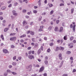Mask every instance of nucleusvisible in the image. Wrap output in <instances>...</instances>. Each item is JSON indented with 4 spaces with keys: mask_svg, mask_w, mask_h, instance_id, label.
Instances as JSON below:
<instances>
[{
    "mask_svg": "<svg viewBox=\"0 0 76 76\" xmlns=\"http://www.w3.org/2000/svg\"><path fill=\"white\" fill-rule=\"evenodd\" d=\"M12 14L13 15L15 16H18V13L16 12V11L13 10L12 12Z\"/></svg>",
    "mask_w": 76,
    "mask_h": 76,
    "instance_id": "obj_2",
    "label": "nucleus"
},
{
    "mask_svg": "<svg viewBox=\"0 0 76 76\" xmlns=\"http://www.w3.org/2000/svg\"><path fill=\"white\" fill-rule=\"evenodd\" d=\"M34 8L35 9H37V8H38V7L36 6H34Z\"/></svg>",
    "mask_w": 76,
    "mask_h": 76,
    "instance_id": "obj_55",
    "label": "nucleus"
},
{
    "mask_svg": "<svg viewBox=\"0 0 76 76\" xmlns=\"http://www.w3.org/2000/svg\"><path fill=\"white\" fill-rule=\"evenodd\" d=\"M71 53V52L69 51H67L66 53V54H70Z\"/></svg>",
    "mask_w": 76,
    "mask_h": 76,
    "instance_id": "obj_20",
    "label": "nucleus"
},
{
    "mask_svg": "<svg viewBox=\"0 0 76 76\" xmlns=\"http://www.w3.org/2000/svg\"><path fill=\"white\" fill-rule=\"evenodd\" d=\"M44 3L45 4H46L47 3V0H45Z\"/></svg>",
    "mask_w": 76,
    "mask_h": 76,
    "instance_id": "obj_53",
    "label": "nucleus"
},
{
    "mask_svg": "<svg viewBox=\"0 0 76 76\" xmlns=\"http://www.w3.org/2000/svg\"><path fill=\"white\" fill-rule=\"evenodd\" d=\"M42 15H46V12H44L42 14Z\"/></svg>",
    "mask_w": 76,
    "mask_h": 76,
    "instance_id": "obj_39",
    "label": "nucleus"
},
{
    "mask_svg": "<svg viewBox=\"0 0 76 76\" xmlns=\"http://www.w3.org/2000/svg\"><path fill=\"white\" fill-rule=\"evenodd\" d=\"M41 53V50L39 49L37 51V54H39Z\"/></svg>",
    "mask_w": 76,
    "mask_h": 76,
    "instance_id": "obj_17",
    "label": "nucleus"
},
{
    "mask_svg": "<svg viewBox=\"0 0 76 76\" xmlns=\"http://www.w3.org/2000/svg\"><path fill=\"white\" fill-rule=\"evenodd\" d=\"M44 63L46 65H47V64H48V60H45L44 61Z\"/></svg>",
    "mask_w": 76,
    "mask_h": 76,
    "instance_id": "obj_9",
    "label": "nucleus"
},
{
    "mask_svg": "<svg viewBox=\"0 0 76 76\" xmlns=\"http://www.w3.org/2000/svg\"><path fill=\"white\" fill-rule=\"evenodd\" d=\"M9 28H5L4 30V32H7L8 30H9Z\"/></svg>",
    "mask_w": 76,
    "mask_h": 76,
    "instance_id": "obj_12",
    "label": "nucleus"
},
{
    "mask_svg": "<svg viewBox=\"0 0 76 76\" xmlns=\"http://www.w3.org/2000/svg\"><path fill=\"white\" fill-rule=\"evenodd\" d=\"M11 48H15V46L14 45H11Z\"/></svg>",
    "mask_w": 76,
    "mask_h": 76,
    "instance_id": "obj_56",
    "label": "nucleus"
},
{
    "mask_svg": "<svg viewBox=\"0 0 76 76\" xmlns=\"http://www.w3.org/2000/svg\"><path fill=\"white\" fill-rule=\"evenodd\" d=\"M8 75V73L6 72H5L4 74V76H7Z\"/></svg>",
    "mask_w": 76,
    "mask_h": 76,
    "instance_id": "obj_15",
    "label": "nucleus"
},
{
    "mask_svg": "<svg viewBox=\"0 0 76 76\" xmlns=\"http://www.w3.org/2000/svg\"><path fill=\"white\" fill-rule=\"evenodd\" d=\"M59 22V20H57L56 21V23L57 24H58V23Z\"/></svg>",
    "mask_w": 76,
    "mask_h": 76,
    "instance_id": "obj_57",
    "label": "nucleus"
},
{
    "mask_svg": "<svg viewBox=\"0 0 76 76\" xmlns=\"http://www.w3.org/2000/svg\"><path fill=\"white\" fill-rule=\"evenodd\" d=\"M31 39H32V41H33V42H35V38H32Z\"/></svg>",
    "mask_w": 76,
    "mask_h": 76,
    "instance_id": "obj_28",
    "label": "nucleus"
},
{
    "mask_svg": "<svg viewBox=\"0 0 76 76\" xmlns=\"http://www.w3.org/2000/svg\"><path fill=\"white\" fill-rule=\"evenodd\" d=\"M55 31H58V27L56 26L55 28Z\"/></svg>",
    "mask_w": 76,
    "mask_h": 76,
    "instance_id": "obj_11",
    "label": "nucleus"
},
{
    "mask_svg": "<svg viewBox=\"0 0 76 76\" xmlns=\"http://www.w3.org/2000/svg\"><path fill=\"white\" fill-rule=\"evenodd\" d=\"M53 28V26H50L48 28V30L49 31H51V30L52 28Z\"/></svg>",
    "mask_w": 76,
    "mask_h": 76,
    "instance_id": "obj_18",
    "label": "nucleus"
},
{
    "mask_svg": "<svg viewBox=\"0 0 76 76\" xmlns=\"http://www.w3.org/2000/svg\"><path fill=\"white\" fill-rule=\"evenodd\" d=\"M16 33H11L10 34V36H13L14 35H15Z\"/></svg>",
    "mask_w": 76,
    "mask_h": 76,
    "instance_id": "obj_24",
    "label": "nucleus"
},
{
    "mask_svg": "<svg viewBox=\"0 0 76 76\" xmlns=\"http://www.w3.org/2000/svg\"><path fill=\"white\" fill-rule=\"evenodd\" d=\"M12 0H10V1H8V4H10V3L11 1H12Z\"/></svg>",
    "mask_w": 76,
    "mask_h": 76,
    "instance_id": "obj_41",
    "label": "nucleus"
},
{
    "mask_svg": "<svg viewBox=\"0 0 76 76\" xmlns=\"http://www.w3.org/2000/svg\"><path fill=\"white\" fill-rule=\"evenodd\" d=\"M17 5H18V3L15 2L14 3V6H17Z\"/></svg>",
    "mask_w": 76,
    "mask_h": 76,
    "instance_id": "obj_30",
    "label": "nucleus"
},
{
    "mask_svg": "<svg viewBox=\"0 0 76 76\" xmlns=\"http://www.w3.org/2000/svg\"><path fill=\"white\" fill-rule=\"evenodd\" d=\"M1 38L2 39V40H4V36L3 34H1Z\"/></svg>",
    "mask_w": 76,
    "mask_h": 76,
    "instance_id": "obj_16",
    "label": "nucleus"
},
{
    "mask_svg": "<svg viewBox=\"0 0 76 76\" xmlns=\"http://www.w3.org/2000/svg\"><path fill=\"white\" fill-rule=\"evenodd\" d=\"M3 51V53L5 54H6V53H8V51H7V50L6 49H4Z\"/></svg>",
    "mask_w": 76,
    "mask_h": 76,
    "instance_id": "obj_6",
    "label": "nucleus"
},
{
    "mask_svg": "<svg viewBox=\"0 0 76 76\" xmlns=\"http://www.w3.org/2000/svg\"><path fill=\"white\" fill-rule=\"evenodd\" d=\"M58 50V47H57L56 48V51H57Z\"/></svg>",
    "mask_w": 76,
    "mask_h": 76,
    "instance_id": "obj_38",
    "label": "nucleus"
},
{
    "mask_svg": "<svg viewBox=\"0 0 76 76\" xmlns=\"http://www.w3.org/2000/svg\"><path fill=\"white\" fill-rule=\"evenodd\" d=\"M63 63H64V61H62L61 63V65H62L63 64Z\"/></svg>",
    "mask_w": 76,
    "mask_h": 76,
    "instance_id": "obj_34",
    "label": "nucleus"
},
{
    "mask_svg": "<svg viewBox=\"0 0 76 76\" xmlns=\"http://www.w3.org/2000/svg\"><path fill=\"white\" fill-rule=\"evenodd\" d=\"M1 9L2 10H4V9H6V7H2L1 8Z\"/></svg>",
    "mask_w": 76,
    "mask_h": 76,
    "instance_id": "obj_31",
    "label": "nucleus"
},
{
    "mask_svg": "<svg viewBox=\"0 0 76 76\" xmlns=\"http://www.w3.org/2000/svg\"><path fill=\"white\" fill-rule=\"evenodd\" d=\"M73 43H76V41L75 40H74L73 41Z\"/></svg>",
    "mask_w": 76,
    "mask_h": 76,
    "instance_id": "obj_64",
    "label": "nucleus"
},
{
    "mask_svg": "<svg viewBox=\"0 0 76 76\" xmlns=\"http://www.w3.org/2000/svg\"><path fill=\"white\" fill-rule=\"evenodd\" d=\"M40 28L41 29H42L44 28V26H40Z\"/></svg>",
    "mask_w": 76,
    "mask_h": 76,
    "instance_id": "obj_59",
    "label": "nucleus"
},
{
    "mask_svg": "<svg viewBox=\"0 0 76 76\" xmlns=\"http://www.w3.org/2000/svg\"><path fill=\"white\" fill-rule=\"evenodd\" d=\"M68 76V75L66 74H65L62 75V76Z\"/></svg>",
    "mask_w": 76,
    "mask_h": 76,
    "instance_id": "obj_35",
    "label": "nucleus"
},
{
    "mask_svg": "<svg viewBox=\"0 0 76 76\" xmlns=\"http://www.w3.org/2000/svg\"><path fill=\"white\" fill-rule=\"evenodd\" d=\"M64 6V4H63V3H61L60 4V6Z\"/></svg>",
    "mask_w": 76,
    "mask_h": 76,
    "instance_id": "obj_29",
    "label": "nucleus"
},
{
    "mask_svg": "<svg viewBox=\"0 0 76 76\" xmlns=\"http://www.w3.org/2000/svg\"><path fill=\"white\" fill-rule=\"evenodd\" d=\"M53 12H54V11H53V10L51 11L50 12V14L52 15V14H53Z\"/></svg>",
    "mask_w": 76,
    "mask_h": 76,
    "instance_id": "obj_32",
    "label": "nucleus"
},
{
    "mask_svg": "<svg viewBox=\"0 0 76 76\" xmlns=\"http://www.w3.org/2000/svg\"><path fill=\"white\" fill-rule=\"evenodd\" d=\"M33 13H37V11L34 10L33 11Z\"/></svg>",
    "mask_w": 76,
    "mask_h": 76,
    "instance_id": "obj_26",
    "label": "nucleus"
},
{
    "mask_svg": "<svg viewBox=\"0 0 76 76\" xmlns=\"http://www.w3.org/2000/svg\"><path fill=\"white\" fill-rule=\"evenodd\" d=\"M76 69H73V73H74V72H76Z\"/></svg>",
    "mask_w": 76,
    "mask_h": 76,
    "instance_id": "obj_51",
    "label": "nucleus"
},
{
    "mask_svg": "<svg viewBox=\"0 0 76 76\" xmlns=\"http://www.w3.org/2000/svg\"><path fill=\"white\" fill-rule=\"evenodd\" d=\"M18 59L19 60H21V59H22V57H21V56L18 57Z\"/></svg>",
    "mask_w": 76,
    "mask_h": 76,
    "instance_id": "obj_40",
    "label": "nucleus"
},
{
    "mask_svg": "<svg viewBox=\"0 0 76 76\" xmlns=\"http://www.w3.org/2000/svg\"><path fill=\"white\" fill-rule=\"evenodd\" d=\"M35 45L36 46V47H38V44L36 43L35 44Z\"/></svg>",
    "mask_w": 76,
    "mask_h": 76,
    "instance_id": "obj_63",
    "label": "nucleus"
},
{
    "mask_svg": "<svg viewBox=\"0 0 76 76\" xmlns=\"http://www.w3.org/2000/svg\"><path fill=\"white\" fill-rule=\"evenodd\" d=\"M62 56V54H61V53H60L59 54L58 56L59 59H60V60H62L63 59V58L61 56Z\"/></svg>",
    "mask_w": 76,
    "mask_h": 76,
    "instance_id": "obj_5",
    "label": "nucleus"
},
{
    "mask_svg": "<svg viewBox=\"0 0 76 76\" xmlns=\"http://www.w3.org/2000/svg\"><path fill=\"white\" fill-rule=\"evenodd\" d=\"M7 73H12V71H11L9 69H7Z\"/></svg>",
    "mask_w": 76,
    "mask_h": 76,
    "instance_id": "obj_10",
    "label": "nucleus"
},
{
    "mask_svg": "<svg viewBox=\"0 0 76 76\" xmlns=\"http://www.w3.org/2000/svg\"><path fill=\"white\" fill-rule=\"evenodd\" d=\"M63 31V28L62 27H61L60 28V29L59 31L60 32H62Z\"/></svg>",
    "mask_w": 76,
    "mask_h": 76,
    "instance_id": "obj_7",
    "label": "nucleus"
},
{
    "mask_svg": "<svg viewBox=\"0 0 76 76\" xmlns=\"http://www.w3.org/2000/svg\"><path fill=\"white\" fill-rule=\"evenodd\" d=\"M53 45L54 44L53 42H52L51 43H50V46H53Z\"/></svg>",
    "mask_w": 76,
    "mask_h": 76,
    "instance_id": "obj_36",
    "label": "nucleus"
},
{
    "mask_svg": "<svg viewBox=\"0 0 76 76\" xmlns=\"http://www.w3.org/2000/svg\"><path fill=\"white\" fill-rule=\"evenodd\" d=\"M16 56H14L13 58V60H16Z\"/></svg>",
    "mask_w": 76,
    "mask_h": 76,
    "instance_id": "obj_43",
    "label": "nucleus"
},
{
    "mask_svg": "<svg viewBox=\"0 0 76 76\" xmlns=\"http://www.w3.org/2000/svg\"><path fill=\"white\" fill-rule=\"evenodd\" d=\"M28 57L31 60H32V58H33V59L34 58V56L33 55H30L28 56Z\"/></svg>",
    "mask_w": 76,
    "mask_h": 76,
    "instance_id": "obj_4",
    "label": "nucleus"
},
{
    "mask_svg": "<svg viewBox=\"0 0 76 76\" xmlns=\"http://www.w3.org/2000/svg\"><path fill=\"white\" fill-rule=\"evenodd\" d=\"M27 10H23L22 11L23 13H26Z\"/></svg>",
    "mask_w": 76,
    "mask_h": 76,
    "instance_id": "obj_23",
    "label": "nucleus"
},
{
    "mask_svg": "<svg viewBox=\"0 0 76 76\" xmlns=\"http://www.w3.org/2000/svg\"><path fill=\"white\" fill-rule=\"evenodd\" d=\"M11 73H12V74H13V75H17V73L14 72H12Z\"/></svg>",
    "mask_w": 76,
    "mask_h": 76,
    "instance_id": "obj_22",
    "label": "nucleus"
},
{
    "mask_svg": "<svg viewBox=\"0 0 76 76\" xmlns=\"http://www.w3.org/2000/svg\"><path fill=\"white\" fill-rule=\"evenodd\" d=\"M37 74H35L32 75L31 76H37Z\"/></svg>",
    "mask_w": 76,
    "mask_h": 76,
    "instance_id": "obj_52",
    "label": "nucleus"
},
{
    "mask_svg": "<svg viewBox=\"0 0 76 76\" xmlns=\"http://www.w3.org/2000/svg\"><path fill=\"white\" fill-rule=\"evenodd\" d=\"M60 48L61 49V50H64V48L60 47Z\"/></svg>",
    "mask_w": 76,
    "mask_h": 76,
    "instance_id": "obj_45",
    "label": "nucleus"
},
{
    "mask_svg": "<svg viewBox=\"0 0 76 76\" xmlns=\"http://www.w3.org/2000/svg\"><path fill=\"white\" fill-rule=\"evenodd\" d=\"M40 49L41 50H42V51H43L44 48H43V47L42 46H41V47L40 48Z\"/></svg>",
    "mask_w": 76,
    "mask_h": 76,
    "instance_id": "obj_37",
    "label": "nucleus"
},
{
    "mask_svg": "<svg viewBox=\"0 0 76 76\" xmlns=\"http://www.w3.org/2000/svg\"><path fill=\"white\" fill-rule=\"evenodd\" d=\"M3 23H6V20H4L3 21H2Z\"/></svg>",
    "mask_w": 76,
    "mask_h": 76,
    "instance_id": "obj_61",
    "label": "nucleus"
},
{
    "mask_svg": "<svg viewBox=\"0 0 76 76\" xmlns=\"http://www.w3.org/2000/svg\"><path fill=\"white\" fill-rule=\"evenodd\" d=\"M64 40H66V39H67V36H64Z\"/></svg>",
    "mask_w": 76,
    "mask_h": 76,
    "instance_id": "obj_25",
    "label": "nucleus"
},
{
    "mask_svg": "<svg viewBox=\"0 0 76 76\" xmlns=\"http://www.w3.org/2000/svg\"><path fill=\"white\" fill-rule=\"evenodd\" d=\"M27 23H28L25 20L23 22V25H25V24H26Z\"/></svg>",
    "mask_w": 76,
    "mask_h": 76,
    "instance_id": "obj_13",
    "label": "nucleus"
},
{
    "mask_svg": "<svg viewBox=\"0 0 76 76\" xmlns=\"http://www.w3.org/2000/svg\"><path fill=\"white\" fill-rule=\"evenodd\" d=\"M30 34L31 35H34V32H32V31H31L30 32Z\"/></svg>",
    "mask_w": 76,
    "mask_h": 76,
    "instance_id": "obj_21",
    "label": "nucleus"
},
{
    "mask_svg": "<svg viewBox=\"0 0 76 76\" xmlns=\"http://www.w3.org/2000/svg\"><path fill=\"white\" fill-rule=\"evenodd\" d=\"M70 59L71 60H73V57H71L70 58Z\"/></svg>",
    "mask_w": 76,
    "mask_h": 76,
    "instance_id": "obj_49",
    "label": "nucleus"
},
{
    "mask_svg": "<svg viewBox=\"0 0 76 76\" xmlns=\"http://www.w3.org/2000/svg\"><path fill=\"white\" fill-rule=\"evenodd\" d=\"M48 5L50 7H51L52 6H53V5L52 4H48Z\"/></svg>",
    "mask_w": 76,
    "mask_h": 76,
    "instance_id": "obj_14",
    "label": "nucleus"
},
{
    "mask_svg": "<svg viewBox=\"0 0 76 76\" xmlns=\"http://www.w3.org/2000/svg\"><path fill=\"white\" fill-rule=\"evenodd\" d=\"M37 60L39 62H41V60L40 59H38Z\"/></svg>",
    "mask_w": 76,
    "mask_h": 76,
    "instance_id": "obj_60",
    "label": "nucleus"
},
{
    "mask_svg": "<svg viewBox=\"0 0 76 76\" xmlns=\"http://www.w3.org/2000/svg\"><path fill=\"white\" fill-rule=\"evenodd\" d=\"M16 37H11L10 38V40L11 41H16Z\"/></svg>",
    "mask_w": 76,
    "mask_h": 76,
    "instance_id": "obj_3",
    "label": "nucleus"
},
{
    "mask_svg": "<svg viewBox=\"0 0 76 76\" xmlns=\"http://www.w3.org/2000/svg\"><path fill=\"white\" fill-rule=\"evenodd\" d=\"M12 6V4H10L8 6V7H11Z\"/></svg>",
    "mask_w": 76,
    "mask_h": 76,
    "instance_id": "obj_62",
    "label": "nucleus"
},
{
    "mask_svg": "<svg viewBox=\"0 0 76 76\" xmlns=\"http://www.w3.org/2000/svg\"><path fill=\"white\" fill-rule=\"evenodd\" d=\"M16 62H13L12 63V65L13 66H16Z\"/></svg>",
    "mask_w": 76,
    "mask_h": 76,
    "instance_id": "obj_19",
    "label": "nucleus"
},
{
    "mask_svg": "<svg viewBox=\"0 0 76 76\" xmlns=\"http://www.w3.org/2000/svg\"><path fill=\"white\" fill-rule=\"evenodd\" d=\"M48 58L47 56H46L45 57V60H48Z\"/></svg>",
    "mask_w": 76,
    "mask_h": 76,
    "instance_id": "obj_48",
    "label": "nucleus"
},
{
    "mask_svg": "<svg viewBox=\"0 0 76 76\" xmlns=\"http://www.w3.org/2000/svg\"><path fill=\"white\" fill-rule=\"evenodd\" d=\"M43 76H47V74L46 73H45L43 74Z\"/></svg>",
    "mask_w": 76,
    "mask_h": 76,
    "instance_id": "obj_47",
    "label": "nucleus"
},
{
    "mask_svg": "<svg viewBox=\"0 0 76 76\" xmlns=\"http://www.w3.org/2000/svg\"><path fill=\"white\" fill-rule=\"evenodd\" d=\"M30 31L29 30L28 31H27V34H29V33H30Z\"/></svg>",
    "mask_w": 76,
    "mask_h": 76,
    "instance_id": "obj_54",
    "label": "nucleus"
},
{
    "mask_svg": "<svg viewBox=\"0 0 76 76\" xmlns=\"http://www.w3.org/2000/svg\"><path fill=\"white\" fill-rule=\"evenodd\" d=\"M35 67H39V65L38 64H37L35 66Z\"/></svg>",
    "mask_w": 76,
    "mask_h": 76,
    "instance_id": "obj_42",
    "label": "nucleus"
},
{
    "mask_svg": "<svg viewBox=\"0 0 76 76\" xmlns=\"http://www.w3.org/2000/svg\"><path fill=\"white\" fill-rule=\"evenodd\" d=\"M0 19H1V20H3V18L2 17H0Z\"/></svg>",
    "mask_w": 76,
    "mask_h": 76,
    "instance_id": "obj_50",
    "label": "nucleus"
},
{
    "mask_svg": "<svg viewBox=\"0 0 76 76\" xmlns=\"http://www.w3.org/2000/svg\"><path fill=\"white\" fill-rule=\"evenodd\" d=\"M73 37H71L70 38V40L71 41H72V40H73Z\"/></svg>",
    "mask_w": 76,
    "mask_h": 76,
    "instance_id": "obj_44",
    "label": "nucleus"
},
{
    "mask_svg": "<svg viewBox=\"0 0 76 76\" xmlns=\"http://www.w3.org/2000/svg\"><path fill=\"white\" fill-rule=\"evenodd\" d=\"M47 52L48 53H50V49H48V50Z\"/></svg>",
    "mask_w": 76,
    "mask_h": 76,
    "instance_id": "obj_46",
    "label": "nucleus"
},
{
    "mask_svg": "<svg viewBox=\"0 0 76 76\" xmlns=\"http://www.w3.org/2000/svg\"><path fill=\"white\" fill-rule=\"evenodd\" d=\"M75 27H76V25H74L73 27V31L74 32H75Z\"/></svg>",
    "mask_w": 76,
    "mask_h": 76,
    "instance_id": "obj_8",
    "label": "nucleus"
},
{
    "mask_svg": "<svg viewBox=\"0 0 76 76\" xmlns=\"http://www.w3.org/2000/svg\"><path fill=\"white\" fill-rule=\"evenodd\" d=\"M24 37V36H23V35L21 36L20 37V38H23Z\"/></svg>",
    "mask_w": 76,
    "mask_h": 76,
    "instance_id": "obj_58",
    "label": "nucleus"
},
{
    "mask_svg": "<svg viewBox=\"0 0 76 76\" xmlns=\"http://www.w3.org/2000/svg\"><path fill=\"white\" fill-rule=\"evenodd\" d=\"M73 11H74V9H72L71 10V14H73Z\"/></svg>",
    "mask_w": 76,
    "mask_h": 76,
    "instance_id": "obj_27",
    "label": "nucleus"
},
{
    "mask_svg": "<svg viewBox=\"0 0 76 76\" xmlns=\"http://www.w3.org/2000/svg\"><path fill=\"white\" fill-rule=\"evenodd\" d=\"M44 66H42L39 69V72H43V71H44Z\"/></svg>",
    "mask_w": 76,
    "mask_h": 76,
    "instance_id": "obj_1",
    "label": "nucleus"
},
{
    "mask_svg": "<svg viewBox=\"0 0 76 76\" xmlns=\"http://www.w3.org/2000/svg\"><path fill=\"white\" fill-rule=\"evenodd\" d=\"M42 19V17H40L39 19V21H40Z\"/></svg>",
    "mask_w": 76,
    "mask_h": 76,
    "instance_id": "obj_33",
    "label": "nucleus"
}]
</instances>
